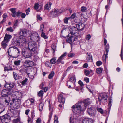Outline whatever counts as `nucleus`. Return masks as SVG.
<instances>
[{"mask_svg":"<svg viewBox=\"0 0 123 123\" xmlns=\"http://www.w3.org/2000/svg\"><path fill=\"white\" fill-rule=\"evenodd\" d=\"M84 27L85 25L83 23H80L76 25V27H69L68 29L70 31H71V33H73L75 36L77 37L80 35L79 30H82Z\"/></svg>","mask_w":123,"mask_h":123,"instance_id":"nucleus-1","label":"nucleus"},{"mask_svg":"<svg viewBox=\"0 0 123 123\" xmlns=\"http://www.w3.org/2000/svg\"><path fill=\"white\" fill-rule=\"evenodd\" d=\"M83 105V103L81 104L80 102H78L73 105L72 108L73 112L75 114H77L80 113L82 111H84L85 108L84 107L82 106Z\"/></svg>","mask_w":123,"mask_h":123,"instance_id":"nucleus-2","label":"nucleus"},{"mask_svg":"<svg viewBox=\"0 0 123 123\" xmlns=\"http://www.w3.org/2000/svg\"><path fill=\"white\" fill-rule=\"evenodd\" d=\"M27 47L28 49L34 53L37 54L38 53V49L37 48V45L34 42H29L28 44Z\"/></svg>","mask_w":123,"mask_h":123,"instance_id":"nucleus-3","label":"nucleus"},{"mask_svg":"<svg viewBox=\"0 0 123 123\" xmlns=\"http://www.w3.org/2000/svg\"><path fill=\"white\" fill-rule=\"evenodd\" d=\"M19 40H17L16 41L17 45L22 46L24 48L27 47L28 43L25 38L24 37L21 38L20 36H19Z\"/></svg>","mask_w":123,"mask_h":123,"instance_id":"nucleus-4","label":"nucleus"},{"mask_svg":"<svg viewBox=\"0 0 123 123\" xmlns=\"http://www.w3.org/2000/svg\"><path fill=\"white\" fill-rule=\"evenodd\" d=\"M22 53L24 57L26 58H29L31 57L32 54L31 51L27 47L24 48L22 49Z\"/></svg>","mask_w":123,"mask_h":123,"instance_id":"nucleus-5","label":"nucleus"},{"mask_svg":"<svg viewBox=\"0 0 123 123\" xmlns=\"http://www.w3.org/2000/svg\"><path fill=\"white\" fill-rule=\"evenodd\" d=\"M31 32L25 29H22L20 30L19 32V35L24 37H28L30 35Z\"/></svg>","mask_w":123,"mask_h":123,"instance_id":"nucleus-6","label":"nucleus"},{"mask_svg":"<svg viewBox=\"0 0 123 123\" xmlns=\"http://www.w3.org/2000/svg\"><path fill=\"white\" fill-rule=\"evenodd\" d=\"M70 33L68 34V36L69 37L68 38L66 39L67 42L72 44L73 43L76 39V38L74 36H75L73 33H71V31H70Z\"/></svg>","mask_w":123,"mask_h":123,"instance_id":"nucleus-7","label":"nucleus"},{"mask_svg":"<svg viewBox=\"0 0 123 123\" xmlns=\"http://www.w3.org/2000/svg\"><path fill=\"white\" fill-rule=\"evenodd\" d=\"M29 38L33 42H37L39 40V36L38 33L36 32L31 33Z\"/></svg>","mask_w":123,"mask_h":123,"instance_id":"nucleus-8","label":"nucleus"},{"mask_svg":"<svg viewBox=\"0 0 123 123\" xmlns=\"http://www.w3.org/2000/svg\"><path fill=\"white\" fill-rule=\"evenodd\" d=\"M108 96L105 92L102 93L100 94L98 99L99 101L100 102L102 100H107Z\"/></svg>","mask_w":123,"mask_h":123,"instance_id":"nucleus-9","label":"nucleus"},{"mask_svg":"<svg viewBox=\"0 0 123 123\" xmlns=\"http://www.w3.org/2000/svg\"><path fill=\"white\" fill-rule=\"evenodd\" d=\"M8 43V34L6 33L5 34L4 37V39L1 43V45L3 48L5 49L6 48L7 46V43Z\"/></svg>","mask_w":123,"mask_h":123,"instance_id":"nucleus-10","label":"nucleus"},{"mask_svg":"<svg viewBox=\"0 0 123 123\" xmlns=\"http://www.w3.org/2000/svg\"><path fill=\"white\" fill-rule=\"evenodd\" d=\"M23 65L26 67H32L34 65V63L32 61L26 60L24 63Z\"/></svg>","mask_w":123,"mask_h":123,"instance_id":"nucleus-11","label":"nucleus"},{"mask_svg":"<svg viewBox=\"0 0 123 123\" xmlns=\"http://www.w3.org/2000/svg\"><path fill=\"white\" fill-rule=\"evenodd\" d=\"M88 113L89 115L91 116H94L96 111L93 107H91L88 109Z\"/></svg>","mask_w":123,"mask_h":123,"instance_id":"nucleus-12","label":"nucleus"},{"mask_svg":"<svg viewBox=\"0 0 123 123\" xmlns=\"http://www.w3.org/2000/svg\"><path fill=\"white\" fill-rule=\"evenodd\" d=\"M0 119L3 123H7L8 114H6L2 117L0 116Z\"/></svg>","mask_w":123,"mask_h":123,"instance_id":"nucleus-13","label":"nucleus"},{"mask_svg":"<svg viewBox=\"0 0 123 123\" xmlns=\"http://www.w3.org/2000/svg\"><path fill=\"white\" fill-rule=\"evenodd\" d=\"M82 122L83 123H94V121L91 118H86L83 120Z\"/></svg>","mask_w":123,"mask_h":123,"instance_id":"nucleus-14","label":"nucleus"},{"mask_svg":"<svg viewBox=\"0 0 123 123\" xmlns=\"http://www.w3.org/2000/svg\"><path fill=\"white\" fill-rule=\"evenodd\" d=\"M22 94L20 92H14L13 94V95L14 96H16L15 98H19L21 99L22 97Z\"/></svg>","mask_w":123,"mask_h":123,"instance_id":"nucleus-15","label":"nucleus"},{"mask_svg":"<svg viewBox=\"0 0 123 123\" xmlns=\"http://www.w3.org/2000/svg\"><path fill=\"white\" fill-rule=\"evenodd\" d=\"M43 5H39L38 3H36L34 5V9L37 11H38L41 9Z\"/></svg>","mask_w":123,"mask_h":123,"instance_id":"nucleus-16","label":"nucleus"},{"mask_svg":"<svg viewBox=\"0 0 123 123\" xmlns=\"http://www.w3.org/2000/svg\"><path fill=\"white\" fill-rule=\"evenodd\" d=\"M81 104L83 103L84 104L82 105L83 107H85V110L87 106L90 103V101L88 99L85 100L84 102H80Z\"/></svg>","mask_w":123,"mask_h":123,"instance_id":"nucleus-17","label":"nucleus"},{"mask_svg":"<svg viewBox=\"0 0 123 123\" xmlns=\"http://www.w3.org/2000/svg\"><path fill=\"white\" fill-rule=\"evenodd\" d=\"M58 101L61 103H64L65 102V99L62 94H60L58 97Z\"/></svg>","mask_w":123,"mask_h":123,"instance_id":"nucleus-18","label":"nucleus"},{"mask_svg":"<svg viewBox=\"0 0 123 123\" xmlns=\"http://www.w3.org/2000/svg\"><path fill=\"white\" fill-rule=\"evenodd\" d=\"M87 56L86 57L87 61L88 62L91 61L92 60V56L90 53H87Z\"/></svg>","mask_w":123,"mask_h":123,"instance_id":"nucleus-19","label":"nucleus"},{"mask_svg":"<svg viewBox=\"0 0 123 123\" xmlns=\"http://www.w3.org/2000/svg\"><path fill=\"white\" fill-rule=\"evenodd\" d=\"M21 99L15 98L12 99V101L13 103H16V104L20 105L21 103Z\"/></svg>","mask_w":123,"mask_h":123,"instance_id":"nucleus-20","label":"nucleus"},{"mask_svg":"<svg viewBox=\"0 0 123 123\" xmlns=\"http://www.w3.org/2000/svg\"><path fill=\"white\" fill-rule=\"evenodd\" d=\"M52 3L50 2H48L45 6V9L46 10H50V7Z\"/></svg>","mask_w":123,"mask_h":123,"instance_id":"nucleus-21","label":"nucleus"},{"mask_svg":"<svg viewBox=\"0 0 123 123\" xmlns=\"http://www.w3.org/2000/svg\"><path fill=\"white\" fill-rule=\"evenodd\" d=\"M13 49L16 50L18 51V53H20L19 50L15 46L11 47L9 48V49H8V55H9L10 56V55L9 54V51H10L11 50H13Z\"/></svg>","mask_w":123,"mask_h":123,"instance_id":"nucleus-22","label":"nucleus"},{"mask_svg":"<svg viewBox=\"0 0 123 123\" xmlns=\"http://www.w3.org/2000/svg\"><path fill=\"white\" fill-rule=\"evenodd\" d=\"M10 10L12 12L11 14L12 16L14 17H15V16L16 15V14L17 13V12L16 11V9L12 8L10 9Z\"/></svg>","mask_w":123,"mask_h":123,"instance_id":"nucleus-23","label":"nucleus"},{"mask_svg":"<svg viewBox=\"0 0 123 123\" xmlns=\"http://www.w3.org/2000/svg\"><path fill=\"white\" fill-rule=\"evenodd\" d=\"M2 93L4 95L3 96L6 97L8 95V90L7 89H4L2 91Z\"/></svg>","mask_w":123,"mask_h":123,"instance_id":"nucleus-24","label":"nucleus"},{"mask_svg":"<svg viewBox=\"0 0 123 123\" xmlns=\"http://www.w3.org/2000/svg\"><path fill=\"white\" fill-rule=\"evenodd\" d=\"M103 70V69L102 68H99L96 69V72L97 74H100L102 73Z\"/></svg>","mask_w":123,"mask_h":123,"instance_id":"nucleus-25","label":"nucleus"},{"mask_svg":"<svg viewBox=\"0 0 123 123\" xmlns=\"http://www.w3.org/2000/svg\"><path fill=\"white\" fill-rule=\"evenodd\" d=\"M13 75L14 78L15 80H17L18 79V75L15 72H13Z\"/></svg>","mask_w":123,"mask_h":123,"instance_id":"nucleus-26","label":"nucleus"},{"mask_svg":"<svg viewBox=\"0 0 123 123\" xmlns=\"http://www.w3.org/2000/svg\"><path fill=\"white\" fill-rule=\"evenodd\" d=\"M56 58L55 57H53L50 60L51 63L52 64H55L56 62Z\"/></svg>","mask_w":123,"mask_h":123,"instance_id":"nucleus-27","label":"nucleus"},{"mask_svg":"<svg viewBox=\"0 0 123 123\" xmlns=\"http://www.w3.org/2000/svg\"><path fill=\"white\" fill-rule=\"evenodd\" d=\"M4 110V108L3 104L0 103V114L2 113Z\"/></svg>","mask_w":123,"mask_h":123,"instance_id":"nucleus-28","label":"nucleus"},{"mask_svg":"<svg viewBox=\"0 0 123 123\" xmlns=\"http://www.w3.org/2000/svg\"><path fill=\"white\" fill-rule=\"evenodd\" d=\"M58 13V11L56 9H55L51 12L52 14L54 16L57 15Z\"/></svg>","mask_w":123,"mask_h":123,"instance_id":"nucleus-29","label":"nucleus"},{"mask_svg":"<svg viewBox=\"0 0 123 123\" xmlns=\"http://www.w3.org/2000/svg\"><path fill=\"white\" fill-rule=\"evenodd\" d=\"M69 81L75 83L76 81V79L75 76H73L70 78Z\"/></svg>","mask_w":123,"mask_h":123,"instance_id":"nucleus-30","label":"nucleus"},{"mask_svg":"<svg viewBox=\"0 0 123 123\" xmlns=\"http://www.w3.org/2000/svg\"><path fill=\"white\" fill-rule=\"evenodd\" d=\"M62 59L60 58V57L56 61V63L57 64H58L60 63H61L62 64H63L64 63V62L63 61H62Z\"/></svg>","mask_w":123,"mask_h":123,"instance_id":"nucleus-31","label":"nucleus"},{"mask_svg":"<svg viewBox=\"0 0 123 123\" xmlns=\"http://www.w3.org/2000/svg\"><path fill=\"white\" fill-rule=\"evenodd\" d=\"M44 105V103H41L40 104L39 106V110L40 111H42Z\"/></svg>","mask_w":123,"mask_h":123,"instance_id":"nucleus-32","label":"nucleus"},{"mask_svg":"<svg viewBox=\"0 0 123 123\" xmlns=\"http://www.w3.org/2000/svg\"><path fill=\"white\" fill-rule=\"evenodd\" d=\"M84 72L85 75L86 76H88L90 73V71L86 70H84Z\"/></svg>","mask_w":123,"mask_h":123,"instance_id":"nucleus-33","label":"nucleus"},{"mask_svg":"<svg viewBox=\"0 0 123 123\" xmlns=\"http://www.w3.org/2000/svg\"><path fill=\"white\" fill-rule=\"evenodd\" d=\"M21 62V61L20 60H16L14 61V63L16 66H18L20 65Z\"/></svg>","mask_w":123,"mask_h":123,"instance_id":"nucleus-34","label":"nucleus"},{"mask_svg":"<svg viewBox=\"0 0 123 123\" xmlns=\"http://www.w3.org/2000/svg\"><path fill=\"white\" fill-rule=\"evenodd\" d=\"M54 71H52L49 74L48 76V78L49 79H51L54 76Z\"/></svg>","mask_w":123,"mask_h":123,"instance_id":"nucleus-35","label":"nucleus"},{"mask_svg":"<svg viewBox=\"0 0 123 123\" xmlns=\"http://www.w3.org/2000/svg\"><path fill=\"white\" fill-rule=\"evenodd\" d=\"M51 47L53 51V53L56 50V46L55 44H53L52 45Z\"/></svg>","mask_w":123,"mask_h":123,"instance_id":"nucleus-36","label":"nucleus"},{"mask_svg":"<svg viewBox=\"0 0 123 123\" xmlns=\"http://www.w3.org/2000/svg\"><path fill=\"white\" fill-rule=\"evenodd\" d=\"M43 92L42 90L40 91L38 93V96L40 97H42L43 95Z\"/></svg>","mask_w":123,"mask_h":123,"instance_id":"nucleus-37","label":"nucleus"},{"mask_svg":"<svg viewBox=\"0 0 123 123\" xmlns=\"http://www.w3.org/2000/svg\"><path fill=\"white\" fill-rule=\"evenodd\" d=\"M41 36L44 39H46L48 38L47 36L46 35L45 33L43 32H42L41 34Z\"/></svg>","mask_w":123,"mask_h":123,"instance_id":"nucleus-38","label":"nucleus"},{"mask_svg":"<svg viewBox=\"0 0 123 123\" xmlns=\"http://www.w3.org/2000/svg\"><path fill=\"white\" fill-rule=\"evenodd\" d=\"M78 83L81 86L80 87L81 89L82 90L84 86L83 83L81 81V80H79L78 82Z\"/></svg>","mask_w":123,"mask_h":123,"instance_id":"nucleus-39","label":"nucleus"},{"mask_svg":"<svg viewBox=\"0 0 123 123\" xmlns=\"http://www.w3.org/2000/svg\"><path fill=\"white\" fill-rule=\"evenodd\" d=\"M8 84L9 85V87L11 88H12L14 85V84L13 82H10Z\"/></svg>","mask_w":123,"mask_h":123,"instance_id":"nucleus-40","label":"nucleus"},{"mask_svg":"<svg viewBox=\"0 0 123 123\" xmlns=\"http://www.w3.org/2000/svg\"><path fill=\"white\" fill-rule=\"evenodd\" d=\"M112 99H110L109 103L108 104V106L110 108H111L112 105Z\"/></svg>","mask_w":123,"mask_h":123,"instance_id":"nucleus-41","label":"nucleus"},{"mask_svg":"<svg viewBox=\"0 0 123 123\" xmlns=\"http://www.w3.org/2000/svg\"><path fill=\"white\" fill-rule=\"evenodd\" d=\"M28 80V79L27 78H25V79L23 80L21 82V84L22 85H25L26 82Z\"/></svg>","mask_w":123,"mask_h":123,"instance_id":"nucleus-42","label":"nucleus"},{"mask_svg":"<svg viewBox=\"0 0 123 123\" xmlns=\"http://www.w3.org/2000/svg\"><path fill=\"white\" fill-rule=\"evenodd\" d=\"M97 111L101 114H102L103 113V111L101 108H97Z\"/></svg>","mask_w":123,"mask_h":123,"instance_id":"nucleus-43","label":"nucleus"},{"mask_svg":"<svg viewBox=\"0 0 123 123\" xmlns=\"http://www.w3.org/2000/svg\"><path fill=\"white\" fill-rule=\"evenodd\" d=\"M67 30H68L67 29H66L65 28H63L61 31V34L62 35L63 33H64L66 31H68Z\"/></svg>","mask_w":123,"mask_h":123,"instance_id":"nucleus-44","label":"nucleus"},{"mask_svg":"<svg viewBox=\"0 0 123 123\" xmlns=\"http://www.w3.org/2000/svg\"><path fill=\"white\" fill-rule=\"evenodd\" d=\"M86 9V7L84 6H83L81 7V11L83 12H85Z\"/></svg>","mask_w":123,"mask_h":123,"instance_id":"nucleus-45","label":"nucleus"},{"mask_svg":"<svg viewBox=\"0 0 123 123\" xmlns=\"http://www.w3.org/2000/svg\"><path fill=\"white\" fill-rule=\"evenodd\" d=\"M75 17V13L73 14L70 17H69V18L70 19H72L74 18Z\"/></svg>","mask_w":123,"mask_h":123,"instance_id":"nucleus-46","label":"nucleus"},{"mask_svg":"<svg viewBox=\"0 0 123 123\" xmlns=\"http://www.w3.org/2000/svg\"><path fill=\"white\" fill-rule=\"evenodd\" d=\"M22 13V12H21L18 11L16 14V15L15 16V17L17 16V17H19L20 15H21V14Z\"/></svg>","mask_w":123,"mask_h":123,"instance_id":"nucleus-47","label":"nucleus"},{"mask_svg":"<svg viewBox=\"0 0 123 123\" xmlns=\"http://www.w3.org/2000/svg\"><path fill=\"white\" fill-rule=\"evenodd\" d=\"M70 19L68 18H65L64 19V21L65 23L67 24L68 23V20Z\"/></svg>","mask_w":123,"mask_h":123,"instance_id":"nucleus-48","label":"nucleus"},{"mask_svg":"<svg viewBox=\"0 0 123 123\" xmlns=\"http://www.w3.org/2000/svg\"><path fill=\"white\" fill-rule=\"evenodd\" d=\"M64 11V8H62L60 9H59V10L58 11V13H62Z\"/></svg>","mask_w":123,"mask_h":123,"instance_id":"nucleus-49","label":"nucleus"},{"mask_svg":"<svg viewBox=\"0 0 123 123\" xmlns=\"http://www.w3.org/2000/svg\"><path fill=\"white\" fill-rule=\"evenodd\" d=\"M19 119L18 118H17L16 119H14L13 121V123H17L19 122Z\"/></svg>","mask_w":123,"mask_h":123,"instance_id":"nucleus-50","label":"nucleus"},{"mask_svg":"<svg viewBox=\"0 0 123 123\" xmlns=\"http://www.w3.org/2000/svg\"><path fill=\"white\" fill-rule=\"evenodd\" d=\"M55 120L54 123H58V117L55 115Z\"/></svg>","mask_w":123,"mask_h":123,"instance_id":"nucleus-51","label":"nucleus"},{"mask_svg":"<svg viewBox=\"0 0 123 123\" xmlns=\"http://www.w3.org/2000/svg\"><path fill=\"white\" fill-rule=\"evenodd\" d=\"M86 39L87 40H89L91 37V36L90 34H88L86 36Z\"/></svg>","mask_w":123,"mask_h":123,"instance_id":"nucleus-52","label":"nucleus"},{"mask_svg":"<svg viewBox=\"0 0 123 123\" xmlns=\"http://www.w3.org/2000/svg\"><path fill=\"white\" fill-rule=\"evenodd\" d=\"M102 64V62L101 61H98L96 62V64L97 66H99Z\"/></svg>","mask_w":123,"mask_h":123,"instance_id":"nucleus-53","label":"nucleus"},{"mask_svg":"<svg viewBox=\"0 0 123 123\" xmlns=\"http://www.w3.org/2000/svg\"><path fill=\"white\" fill-rule=\"evenodd\" d=\"M37 20L41 21L42 19V18L39 15H37Z\"/></svg>","mask_w":123,"mask_h":123,"instance_id":"nucleus-54","label":"nucleus"},{"mask_svg":"<svg viewBox=\"0 0 123 123\" xmlns=\"http://www.w3.org/2000/svg\"><path fill=\"white\" fill-rule=\"evenodd\" d=\"M13 92V91L12 89L9 88V89H8V95L11 94Z\"/></svg>","mask_w":123,"mask_h":123,"instance_id":"nucleus-55","label":"nucleus"},{"mask_svg":"<svg viewBox=\"0 0 123 123\" xmlns=\"http://www.w3.org/2000/svg\"><path fill=\"white\" fill-rule=\"evenodd\" d=\"M74 55L75 54L74 53H71L68 54V56L69 57H73Z\"/></svg>","mask_w":123,"mask_h":123,"instance_id":"nucleus-56","label":"nucleus"},{"mask_svg":"<svg viewBox=\"0 0 123 123\" xmlns=\"http://www.w3.org/2000/svg\"><path fill=\"white\" fill-rule=\"evenodd\" d=\"M44 28V25L43 24L41 25L40 27V30H41L42 31H43V29Z\"/></svg>","mask_w":123,"mask_h":123,"instance_id":"nucleus-57","label":"nucleus"},{"mask_svg":"<svg viewBox=\"0 0 123 123\" xmlns=\"http://www.w3.org/2000/svg\"><path fill=\"white\" fill-rule=\"evenodd\" d=\"M84 80L86 83H88L89 82V78L87 77H85L84 78Z\"/></svg>","mask_w":123,"mask_h":123,"instance_id":"nucleus-58","label":"nucleus"},{"mask_svg":"<svg viewBox=\"0 0 123 123\" xmlns=\"http://www.w3.org/2000/svg\"><path fill=\"white\" fill-rule=\"evenodd\" d=\"M13 30L12 27H10L8 28V31L10 32H13Z\"/></svg>","mask_w":123,"mask_h":123,"instance_id":"nucleus-59","label":"nucleus"},{"mask_svg":"<svg viewBox=\"0 0 123 123\" xmlns=\"http://www.w3.org/2000/svg\"><path fill=\"white\" fill-rule=\"evenodd\" d=\"M88 67V65L87 63H85L84 64L83 66V67L84 68H86Z\"/></svg>","mask_w":123,"mask_h":123,"instance_id":"nucleus-60","label":"nucleus"},{"mask_svg":"<svg viewBox=\"0 0 123 123\" xmlns=\"http://www.w3.org/2000/svg\"><path fill=\"white\" fill-rule=\"evenodd\" d=\"M18 21L17 20H16L14 24V25L13 27L14 28H15V27L17 25Z\"/></svg>","mask_w":123,"mask_h":123,"instance_id":"nucleus-61","label":"nucleus"},{"mask_svg":"<svg viewBox=\"0 0 123 123\" xmlns=\"http://www.w3.org/2000/svg\"><path fill=\"white\" fill-rule=\"evenodd\" d=\"M41 120L40 118H38L36 120V123H41Z\"/></svg>","mask_w":123,"mask_h":123,"instance_id":"nucleus-62","label":"nucleus"},{"mask_svg":"<svg viewBox=\"0 0 123 123\" xmlns=\"http://www.w3.org/2000/svg\"><path fill=\"white\" fill-rule=\"evenodd\" d=\"M28 123H32V121H31V118L30 117H28Z\"/></svg>","mask_w":123,"mask_h":123,"instance_id":"nucleus-63","label":"nucleus"},{"mask_svg":"<svg viewBox=\"0 0 123 123\" xmlns=\"http://www.w3.org/2000/svg\"><path fill=\"white\" fill-rule=\"evenodd\" d=\"M21 16V18H24L26 16V15L24 13H22Z\"/></svg>","mask_w":123,"mask_h":123,"instance_id":"nucleus-64","label":"nucleus"}]
</instances>
